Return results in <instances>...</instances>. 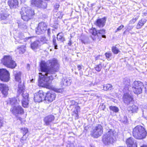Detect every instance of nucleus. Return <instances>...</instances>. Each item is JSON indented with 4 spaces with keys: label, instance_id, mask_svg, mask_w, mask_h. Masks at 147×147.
Masks as SVG:
<instances>
[{
    "label": "nucleus",
    "instance_id": "obj_1",
    "mask_svg": "<svg viewBox=\"0 0 147 147\" xmlns=\"http://www.w3.org/2000/svg\"><path fill=\"white\" fill-rule=\"evenodd\" d=\"M59 65L58 61L53 58L45 62L42 61L40 67L42 73L41 77L39 82V85L41 86L51 89V80L53 76H55V73L58 71Z\"/></svg>",
    "mask_w": 147,
    "mask_h": 147
},
{
    "label": "nucleus",
    "instance_id": "obj_2",
    "mask_svg": "<svg viewBox=\"0 0 147 147\" xmlns=\"http://www.w3.org/2000/svg\"><path fill=\"white\" fill-rule=\"evenodd\" d=\"M116 132L114 129H110L103 136L102 141L105 144H112L115 141Z\"/></svg>",
    "mask_w": 147,
    "mask_h": 147
},
{
    "label": "nucleus",
    "instance_id": "obj_3",
    "mask_svg": "<svg viewBox=\"0 0 147 147\" xmlns=\"http://www.w3.org/2000/svg\"><path fill=\"white\" fill-rule=\"evenodd\" d=\"M133 136L136 139H142L145 138L147 132L143 127L138 125L135 127L133 130Z\"/></svg>",
    "mask_w": 147,
    "mask_h": 147
},
{
    "label": "nucleus",
    "instance_id": "obj_4",
    "mask_svg": "<svg viewBox=\"0 0 147 147\" xmlns=\"http://www.w3.org/2000/svg\"><path fill=\"white\" fill-rule=\"evenodd\" d=\"M20 13L22 19L26 21L31 19L32 16L34 14V11L32 10L31 8L28 7H23Z\"/></svg>",
    "mask_w": 147,
    "mask_h": 147
},
{
    "label": "nucleus",
    "instance_id": "obj_5",
    "mask_svg": "<svg viewBox=\"0 0 147 147\" xmlns=\"http://www.w3.org/2000/svg\"><path fill=\"white\" fill-rule=\"evenodd\" d=\"M17 92L18 93H20L19 95L20 98H23L22 102L23 106L25 108L28 107V95L27 93L24 94V87H23L22 86L20 87V85H19Z\"/></svg>",
    "mask_w": 147,
    "mask_h": 147
},
{
    "label": "nucleus",
    "instance_id": "obj_6",
    "mask_svg": "<svg viewBox=\"0 0 147 147\" xmlns=\"http://www.w3.org/2000/svg\"><path fill=\"white\" fill-rule=\"evenodd\" d=\"M1 62L7 67L11 69L15 68L17 65L10 56H4L1 60Z\"/></svg>",
    "mask_w": 147,
    "mask_h": 147
},
{
    "label": "nucleus",
    "instance_id": "obj_7",
    "mask_svg": "<svg viewBox=\"0 0 147 147\" xmlns=\"http://www.w3.org/2000/svg\"><path fill=\"white\" fill-rule=\"evenodd\" d=\"M143 86L142 83L139 81H134L132 85L133 91L135 94H140L142 92Z\"/></svg>",
    "mask_w": 147,
    "mask_h": 147
},
{
    "label": "nucleus",
    "instance_id": "obj_8",
    "mask_svg": "<svg viewBox=\"0 0 147 147\" xmlns=\"http://www.w3.org/2000/svg\"><path fill=\"white\" fill-rule=\"evenodd\" d=\"M103 132L102 126L100 124L96 125L94 127L91 132L92 136L95 138H97L101 136Z\"/></svg>",
    "mask_w": 147,
    "mask_h": 147
},
{
    "label": "nucleus",
    "instance_id": "obj_9",
    "mask_svg": "<svg viewBox=\"0 0 147 147\" xmlns=\"http://www.w3.org/2000/svg\"><path fill=\"white\" fill-rule=\"evenodd\" d=\"M9 74L8 71L5 69H0V79L4 82H8L9 79Z\"/></svg>",
    "mask_w": 147,
    "mask_h": 147
},
{
    "label": "nucleus",
    "instance_id": "obj_10",
    "mask_svg": "<svg viewBox=\"0 0 147 147\" xmlns=\"http://www.w3.org/2000/svg\"><path fill=\"white\" fill-rule=\"evenodd\" d=\"M90 32L94 36L97 35L98 36L99 35L101 34V36L103 38H106V36L104 34L106 33L105 30L102 29L100 30H96L95 28H92L89 30Z\"/></svg>",
    "mask_w": 147,
    "mask_h": 147
},
{
    "label": "nucleus",
    "instance_id": "obj_11",
    "mask_svg": "<svg viewBox=\"0 0 147 147\" xmlns=\"http://www.w3.org/2000/svg\"><path fill=\"white\" fill-rule=\"evenodd\" d=\"M10 111L13 115L16 116L18 114H23L24 112V110L22 107L18 105L12 107Z\"/></svg>",
    "mask_w": 147,
    "mask_h": 147
},
{
    "label": "nucleus",
    "instance_id": "obj_12",
    "mask_svg": "<svg viewBox=\"0 0 147 147\" xmlns=\"http://www.w3.org/2000/svg\"><path fill=\"white\" fill-rule=\"evenodd\" d=\"M47 26L45 23L43 22L40 23L36 28V32L38 34L44 33L47 30Z\"/></svg>",
    "mask_w": 147,
    "mask_h": 147
},
{
    "label": "nucleus",
    "instance_id": "obj_13",
    "mask_svg": "<svg viewBox=\"0 0 147 147\" xmlns=\"http://www.w3.org/2000/svg\"><path fill=\"white\" fill-rule=\"evenodd\" d=\"M45 94L42 90H40L34 94V100L35 102H40L45 100Z\"/></svg>",
    "mask_w": 147,
    "mask_h": 147
},
{
    "label": "nucleus",
    "instance_id": "obj_14",
    "mask_svg": "<svg viewBox=\"0 0 147 147\" xmlns=\"http://www.w3.org/2000/svg\"><path fill=\"white\" fill-rule=\"evenodd\" d=\"M56 94L54 92L50 91L48 92L45 97V100L48 102H52L55 99Z\"/></svg>",
    "mask_w": 147,
    "mask_h": 147
},
{
    "label": "nucleus",
    "instance_id": "obj_15",
    "mask_svg": "<svg viewBox=\"0 0 147 147\" xmlns=\"http://www.w3.org/2000/svg\"><path fill=\"white\" fill-rule=\"evenodd\" d=\"M31 3L34 6L44 9L46 8L47 6L46 3L41 0H31Z\"/></svg>",
    "mask_w": 147,
    "mask_h": 147
},
{
    "label": "nucleus",
    "instance_id": "obj_16",
    "mask_svg": "<svg viewBox=\"0 0 147 147\" xmlns=\"http://www.w3.org/2000/svg\"><path fill=\"white\" fill-rule=\"evenodd\" d=\"M18 37L19 39H17L19 40L18 42L20 43H23L24 42H31L32 40H33L34 37H29L24 38V36L21 33H19L18 34Z\"/></svg>",
    "mask_w": 147,
    "mask_h": 147
},
{
    "label": "nucleus",
    "instance_id": "obj_17",
    "mask_svg": "<svg viewBox=\"0 0 147 147\" xmlns=\"http://www.w3.org/2000/svg\"><path fill=\"white\" fill-rule=\"evenodd\" d=\"M19 98V96L16 98H9L6 101V102L7 104L11 105L12 107L16 106L19 104L20 101Z\"/></svg>",
    "mask_w": 147,
    "mask_h": 147
},
{
    "label": "nucleus",
    "instance_id": "obj_18",
    "mask_svg": "<svg viewBox=\"0 0 147 147\" xmlns=\"http://www.w3.org/2000/svg\"><path fill=\"white\" fill-rule=\"evenodd\" d=\"M123 102L126 105H128L133 102V98L128 93L125 94L123 97Z\"/></svg>",
    "mask_w": 147,
    "mask_h": 147
},
{
    "label": "nucleus",
    "instance_id": "obj_19",
    "mask_svg": "<svg viewBox=\"0 0 147 147\" xmlns=\"http://www.w3.org/2000/svg\"><path fill=\"white\" fill-rule=\"evenodd\" d=\"M126 143L128 147H137L136 142L132 137L127 138L126 140Z\"/></svg>",
    "mask_w": 147,
    "mask_h": 147
},
{
    "label": "nucleus",
    "instance_id": "obj_20",
    "mask_svg": "<svg viewBox=\"0 0 147 147\" xmlns=\"http://www.w3.org/2000/svg\"><path fill=\"white\" fill-rule=\"evenodd\" d=\"M106 21V18L104 17L102 18L97 19L94 24L98 27L102 28L105 25Z\"/></svg>",
    "mask_w": 147,
    "mask_h": 147
},
{
    "label": "nucleus",
    "instance_id": "obj_21",
    "mask_svg": "<svg viewBox=\"0 0 147 147\" xmlns=\"http://www.w3.org/2000/svg\"><path fill=\"white\" fill-rule=\"evenodd\" d=\"M21 72L18 71H15L13 72V75L15 77V80L16 81L18 82L19 83L18 86L19 85H20V87L22 86V85L20 84L21 82Z\"/></svg>",
    "mask_w": 147,
    "mask_h": 147
},
{
    "label": "nucleus",
    "instance_id": "obj_22",
    "mask_svg": "<svg viewBox=\"0 0 147 147\" xmlns=\"http://www.w3.org/2000/svg\"><path fill=\"white\" fill-rule=\"evenodd\" d=\"M9 90V87L6 84L0 83V91L4 95H7Z\"/></svg>",
    "mask_w": 147,
    "mask_h": 147
},
{
    "label": "nucleus",
    "instance_id": "obj_23",
    "mask_svg": "<svg viewBox=\"0 0 147 147\" xmlns=\"http://www.w3.org/2000/svg\"><path fill=\"white\" fill-rule=\"evenodd\" d=\"M54 116L52 115H49L46 116L44 119L45 125H50L55 119Z\"/></svg>",
    "mask_w": 147,
    "mask_h": 147
},
{
    "label": "nucleus",
    "instance_id": "obj_24",
    "mask_svg": "<svg viewBox=\"0 0 147 147\" xmlns=\"http://www.w3.org/2000/svg\"><path fill=\"white\" fill-rule=\"evenodd\" d=\"M71 82L70 78L64 77L61 80L60 83V85L61 87L69 85Z\"/></svg>",
    "mask_w": 147,
    "mask_h": 147
},
{
    "label": "nucleus",
    "instance_id": "obj_25",
    "mask_svg": "<svg viewBox=\"0 0 147 147\" xmlns=\"http://www.w3.org/2000/svg\"><path fill=\"white\" fill-rule=\"evenodd\" d=\"M8 4L10 8L11 9H15L18 7L19 3L18 0H9Z\"/></svg>",
    "mask_w": 147,
    "mask_h": 147
},
{
    "label": "nucleus",
    "instance_id": "obj_26",
    "mask_svg": "<svg viewBox=\"0 0 147 147\" xmlns=\"http://www.w3.org/2000/svg\"><path fill=\"white\" fill-rule=\"evenodd\" d=\"M128 110L129 113L132 114L137 112L138 110V108L137 106L133 105L128 107Z\"/></svg>",
    "mask_w": 147,
    "mask_h": 147
},
{
    "label": "nucleus",
    "instance_id": "obj_27",
    "mask_svg": "<svg viewBox=\"0 0 147 147\" xmlns=\"http://www.w3.org/2000/svg\"><path fill=\"white\" fill-rule=\"evenodd\" d=\"M146 20L145 19H142L140 20L136 26L137 29H140L146 22Z\"/></svg>",
    "mask_w": 147,
    "mask_h": 147
},
{
    "label": "nucleus",
    "instance_id": "obj_28",
    "mask_svg": "<svg viewBox=\"0 0 147 147\" xmlns=\"http://www.w3.org/2000/svg\"><path fill=\"white\" fill-rule=\"evenodd\" d=\"M57 38L58 41H59L61 42H63L65 41L64 35L62 33H59L57 34Z\"/></svg>",
    "mask_w": 147,
    "mask_h": 147
},
{
    "label": "nucleus",
    "instance_id": "obj_29",
    "mask_svg": "<svg viewBox=\"0 0 147 147\" xmlns=\"http://www.w3.org/2000/svg\"><path fill=\"white\" fill-rule=\"evenodd\" d=\"M123 82L125 88L128 89L129 87H130V80L129 78H124Z\"/></svg>",
    "mask_w": 147,
    "mask_h": 147
},
{
    "label": "nucleus",
    "instance_id": "obj_30",
    "mask_svg": "<svg viewBox=\"0 0 147 147\" xmlns=\"http://www.w3.org/2000/svg\"><path fill=\"white\" fill-rule=\"evenodd\" d=\"M39 41L36 40L32 43L30 44L31 48L33 50H35L37 49L38 47V45Z\"/></svg>",
    "mask_w": 147,
    "mask_h": 147
},
{
    "label": "nucleus",
    "instance_id": "obj_31",
    "mask_svg": "<svg viewBox=\"0 0 147 147\" xmlns=\"http://www.w3.org/2000/svg\"><path fill=\"white\" fill-rule=\"evenodd\" d=\"M103 90L105 91L111 90L113 89L112 86L109 84L104 85L103 86Z\"/></svg>",
    "mask_w": 147,
    "mask_h": 147
},
{
    "label": "nucleus",
    "instance_id": "obj_32",
    "mask_svg": "<svg viewBox=\"0 0 147 147\" xmlns=\"http://www.w3.org/2000/svg\"><path fill=\"white\" fill-rule=\"evenodd\" d=\"M76 104H75V105H74L73 106H74V107L75 108V109L76 110V112L75 111V114L76 115V117H77V118H78V111H79V110H80V107L78 105L77 103H76Z\"/></svg>",
    "mask_w": 147,
    "mask_h": 147
},
{
    "label": "nucleus",
    "instance_id": "obj_33",
    "mask_svg": "<svg viewBox=\"0 0 147 147\" xmlns=\"http://www.w3.org/2000/svg\"><path fill=\"white\" fill-rule=\"evenodd\" d=\"M40 40L43 43H47L49 41L48 39L44 36H41L40 38Z\"/></svg>",
    "mask_w": 147,
    "mask_h": 147
},
{
    "label": "nucleus",
    "instance_id": "obj_34",
    "mask_svg": "<svg viewBox=\"0 0 147 147\" xmlns=\"http://www.w3.org/2000/svg\"><path fill=\"white\" fill-rule=\"evenodd\" d=\"M109 109L110 110L115 113L118 112L119 110L118 107L114 106H110Z\"/></svg>",
    "mask_w": 147,
    "mask_h": 147
},
{
    "label": "nucleus",
    "instance_id": "obj_35",
    "mask_svg": "<svg viewBox=\"0 0 147 147\" xmlns=\"http://www.w3.org/2000/svg\"><path fill=\"white\" fill-rule=\"evenodd\" d=\"M112 51L115 54H117L120 52L119 49L115 46H113L112 49Z\"/></svg>",
    "mask_w": 147,
    "mask_h": 147
},
{
    "label": "nucleus",
    "instance_id": "obj_36",
    "mask_svg": "<svg viewBox=\"0 0 147 147\" xmlns=\"http://www.w3.org/2000/svg\"><path fill=\"white\" fill-rule=\"evenodd\" d=\"M53 44L54 46L55 49H58V46L56 42V40L55 36H53Z\"/></svg>",
    "mask_w": 147,
    "mask_h": 147
},
{
    "label": "nucleus",
    "instance_id": "obj_37",
    "mask_svg": "<svg viewBox=\"0 0 147 147\" xmlns=\"http://www.w3.org/2000/svg\"><path fill=\"white\" fill-rule=\"evenodd\" d=\"M102 66L100 63L95 65L94 68L98 72H100L102 68Z\"/></svg>",
    "mask_w": 147,
    "mask_h": 147
},
{
    "label": "nucleus",
    "instance_id": "obj_38",
    "mask_svg": "<svg viewBox=\"0 0 147 147\" xmlns=\"http://www.w3.org/2000/svg\"><path fill=\"white\" fill-rule=\"evenodd\" d=\"M53 90L55 92L58 93H62L63 92L64 90L63 89V88H54L53 89Z\"/></svg>",
    "mask_w": 147,
    "mask_h": 147
},
{
    "label": "nucleus",
    "instance_id": "obj_39",
    "mask_svg": "<svg viewBox=\"0 0 147 147\" xmlns=\"http://www.w3.org/2000/svg\"><path fill=\"white\" fill-rule=\"evenodd\" d=\"M18 26L19 27L22 28L24 29L25 31H27L26 29H27V26L26 24H23L22 25H21L20 24H18Z\"/></svg>",
    "mask_w": 147,
    "mask_h": 147
},
{
    "label": "nucleus",
    "instance_id": "obj_40",
    "mask_svg": "<svg viewBox=\"0 0 147 147\" xmlns=\"http://www.w3.org/2000/svg\"><path fill=\"white\" fill-rule=\"evenodd\" d=\"M21 130L23 134V136L25 135L28 131V129L26 128H23L21 129Z\"/></svg>",
    "mask_w": 147,
    "mask_h": 147
},
{
    "label": "nucleus",
    "instance_id": "obj_41",
    "mask_svg": "<svg viewBox=\"0 0 147 147\" xmlns=\"http://www.w3.org/2000/svg\"><path fill=\"white\" fill-rule=\"evenodd\" d=\"M4 122V118L3 117H0V128L3 126Z\"/></svg>",
    "mask_w": 147,
    "mask_h": 147
},
{
    "label": "nucleus",
    "instance_id": "obj_42",
    "mask_svg": "<svg viewBox=\"0 0 147 147\" xmlns=\"http://www.w3.org/2000/svg\"><path fill=\"white\" fill-rule=\"evenodd\" d=\"M20 54H22L25 52V50L24 49H22L21 48L20 49H18Z\"/></svg>",
    "mask_w": 147,
    "mask_h": 147
},
{
    "label": "nucleus",
    "instance_id": "obj_43",
    "mask_svg": "<svg viewBox=\"0 0 147 147\" xmlns=\"http://www.w3.org/2000/svg\"><path fill=\"white\" fill-rule=\"evenodd\" d=\"M127 27L126 30L129 31L133 29L134 26H130L129 25H128Z\"/></svg>",
    "mask_w": 147,
    "mask_h": 147
},
{
    "label": "nucleus",
    "instance_id": "obj_44",
    "mask_svg": "<svg viewBox=\"0 0 147 147\" xmlns=\"http://www.w3.org/2000/svg\"><path fill=\"white\" fill-rule=\"evenodd\" d=\"M26 140V138H24V137H22L20 139L21 142L23 144L25 142Z\"/></svg>",
    "mask_w": 147,
    "mask_h": 147
},
{
    "label": "nucleus",
    "instance_id": "obj_45",
    "mask_svg": "<svg viewBox=\"0 0 147 147\" xmlns=\"http://www.w3.org/2000/svg\"><path fill=\"white\" fill-rule=\"evenodd\" d=\"M124 27V26L123 25H121L119 26L117 29H116L115 32H117V31L120 30H121Z\"/></svg>",
    "mask_w": 147,
    "mask_h": 147
},
{
    "label": "nucleus",
    "instance_id": "obj_46",
    "mask_svg": "<svg viewBox=\"0 0 147 147\" xmlns=\"http://www.w3.org/2000/svg\"><path fill=\"white\" fill-rule=\"evenodd\" d=\"M72 41L71 39H70L68 43V45L69 46L71 47L72 46Z\"/></svg>",
    "mask_w": 147,
    "mask_h": 147
},
{
    "label": "nucleus",
    "instance_id": "obj_47",
    "mask_svg": "<svg viewBox=\"0 0 147 147\" xmlns=\"http://www.w3.org/2000/svg\"><path fill=\"white\" fill-rule=\"evenodd\" d=\"M136 21H135V20L134 19V18H133L131 20L130 22H129V23L130 24H134V23Z\"/></svg>",
    "mask_w": 147,
    "mask_h": 147
},
{
    "label": "nucleus",
    "instance_id": "obj_48",
    "mask_svg": "<svg viewBox=\"0 0 147 147\" xmlns=\"http://www.w3.org/2000/svg\"><path fill=\"white\" fill-rule=\"evenodd\" d=\"M51 34V30L50 29H48L47 30V34L49 36H50Z\"/></svg>",
    "mask_w": 147,
    "mask_h": 147
},
{
    "label": "nucleus",
    "instance_id": "obj_49",
    "mask_svg": "<svg viewBox=\"0 0 147 147\" xmlns=\"http://www.w3.org/2000/svg\"><path fill=\"white\" fill-rule=\"evenodd\" d=\"M77 68L79 70H80L82 69L81 66L80 65H78L77 66Z\"/></svg>",
    "mask_w": 147,
    "mask_h": 147
},
{
    "label": "nucleus",
    "instance_id": "obj_50",
    "mask_svg": "<svg viewBox=\"0 0 147 147\" xmlns=\"http://www.w3.org/2000/svg\"><path fill=\"white\" fill-rule=\"evenodd\" d=\"M111 56H105V57L108 60H110V57H111Z\"/></svg>",
    "mask_w": 147,
    "mask_h": 147
},
{
    "label": "nucleus",
    "instance_id": "obj_51",
    "mask_svg": "<svg viewBox=\"0 0 147 147\" xmlns=\"http://www.w3.org/2000/svg\"><path fill=\"white\" fill-rule=\"evenodd\" d=\"M138 16H136V17L135 18H134V19L135 20V21H136L138 19Z\"/></svg>",
    "mask_w": 147,
    "mask_h": 147
},
{
    "label": "nucleus",
    "instance_id": "obj_52",
    "mask_svg": "<svg viewBox=\"0 0 147 147\" xmlns=\"http://www.w3.org/2000/svg\"><path fill=\"white\" fill-rule=\"evenodd\" d=\"M96 4L95 3H94L91 4V7H92L93 6H94Z\"/></svg>",
    "mask_w": 147,
    "mask_h": 147
},
{
    "label": "nucleus",
    "instance_id": "obj_53",
    "mask_svg": "<svg viewBox=\"0 0 147 147\" xmlns=\"http://www.w3.org/2000/svg\"><path fill=\"white\" fill-rule=\"evenodd\" d=\"M105 55H111V54H110L109 53H105Z\"/></svg>",
    "mask_w": 147,
    "mask_h": 147
},
{
    "label": "nucleus",
    "instance_id": "obj_54",
    "mask_svg": "<svg viewBox=\"0 0 147 147\" xmlns=\"http://www.w3.org/2000/svg\"><path fill=\"white\" fill-rule=\"evenodd\" d=\"M141 147H147V146L145 145H144L142 146H141Z\"/></svg>",
    "mask_w": 147,
    "mask_h": 147
},
{
    "label": "nucleus",
    "instance_id": "obj_55",
    "mask_svg": "<svg viewBox=\"0 0 147 147\" xmlns=\"http://www.w3.org/2000/svg\"><path fill=\"white\" fill-rule=\"evenodd\" d=\"M90 146L91 147H95V146L93 145V144H91L90 145Z\"/></svg>",
    "mask_w": 147,
    "mask_h": 147
},
{
    "label": "nucleus",
    "instance_id": "obj_56",
    "mask_svg": "<svg viewBox=\"0 0 147 147\" xmlns=\"http://www.w3.org/2000/svg\"><path fill=\"white\" fill-rule=\"evenodd\" d=\"M30 67V65L29 64H28L27 65V68L28 69V68H29Z\"/></svg>",
    "mask_w": 147,
    "mask_h": 147
},
{
    "label": "nucleus",
    "instance_id": "obj_57",
    "mask_svg": "<svg viewBox=\"0 0 147 147\" xmlns=\"http://www.w3.org/2000/svg\"><path fill=\"white\" fill-rule=\"evenodd\" d=\"M31 82H34V80L33 79H32L31 80Z\"/></svg>",
    "mask_w": 147,
    "mask_h": 147
},
{
    "label": "nucleus",
    "instance_id": "obj_58",
    "mask_svg": "<svg viewBox=\"0 0 147 147\" xmlns=\"http://www.w3.org/2000/svg\"><path fill=\"white\" fill-rule=\"evenodd\" d=\"M93 40H95V38H93Z\"/></svg>",
    "mask_w": 147,
    "mask_h": 147
},
{
    "label": "nucleus",
    "instance_id": "obj_59",
    "mask_svg": "<svg viewBox=\"0 0 147 147\" xmlns=\"http://www.w3.org/2000/svg\"><path fill=\"white\" fill-rule=\"evenodd\" d=\"M78 147H84L82 146H79Z\"/></svg>",
    "mask_w": 147,
    "mask_h": 147
},
{
    "label": "nucleus",
    "instance_id": "obj_60",
    "mask_svg": "<svg viewBox=\"0 0 147 147\" xmlns=\"http://www.w3.org/2000/svg\"><path fill=\"white\" fill-rule=\"evenodd\" d=\"M57 6H58V7H59V5H58Z\"/></svg>",
    "mask_w": 147,
    "mask_h": 147
}]
</instances>
